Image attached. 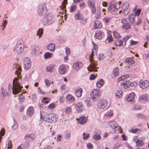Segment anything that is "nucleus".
<instances>
[{"instance_id": "nucleus-21", "label": "nucleus", "mask_w": 149, "mask_h": 149, "mask_svg": "<svg viewBox=\"0 0 149 149\" xmlns=\"http://www.w3.org/2000/svg\"><path fill=\"white\" fill-rule=\"evenodd\" d=\"M125 62L126 63L132 65L134 63L135 61L132 57H128L125 59Z\"/></svg>"}, {"instance_id": "nucleus-6", "label": "nucleus", "mask_w": 149, "mask_h": 149, "mask_svg": "<svg viewBox=\"0 0 149 149\" xmlns=\"http://www.w3.org/2000/svg\"><path fill=\"white\" fill-rule=\"evenodd\" d=\"M116 6V5L115 4H109V7L107 8L108 11L113 14H115L117 12V8Z\"/></svg>"}, {"instance_id": "nucleus-46", "label": "nucleus", "mask_w": 149, "mask_h": 149, "mask_svg": "<svg viewBox=\"0 0 149 149\" xmlns=\"http://www.w3.org/2000/svg\"><path fill=\"white\" fill-rule=\"evenodd\" d=\"M36 51H33L32 52V54H33L34 55H38L40 52V49L39 48H38Z\"/></svg>"}, {"instance_id": "nucleus-36", "label": "nucleus", "mask_w": 149, "mask_h": 149, "mask_svg": "<svg viewBox=\"0 0 149 149\" xmlns=\"http://www.w3.org/2000/svg\"><path fill=\"white\" fill-rule=\"evenodd\" d=\"M41 101L42 103H47L50 102V99L48 97H44L42 99Z\"/></svg>"}, {"instance_id": "nucleus-25", "label": "nucleus", "mask_w": 149, "mask_h": 149, "mask_svg": "<svg viewBox=\"0 0 149 149\" xmlns=\"http://www.w3.org/2000/svg\"><path fill=\"white\" fill-rule=\"evenodd\" d=\"M53 14L52 13H49L47 15V19L49 21L51 22V24L52 23L54 20V18L53 17Z\"/></svg>"}, {"instance_id": "nucleus-55", "label": "nucleus", "mask_w": 149, "mask_h": 149, "mask_svg": "<svg viewBox=\"0 0 149 149\" xmlns=\"http://www.w3.org/2000/svg\"><path fill=\"white\" fill-rule=\"evenodd\" d=\"M71 136V134L70 133H67L64 136L65 139L66 140H68L70 137Z\"/></svg>"}, {"instance_id": "nucleus-17", "label": "nucleus", "mask_w": 149, "mask_h": 149, "mask_svg": "<svg viewBox=\"0 0 149 149\" xmlns=\"http://www.w3.org/2000/svg\"><path fill=\"white\" fill-rule=\"evenodd\" d=\"M82 91V89L79 87L75 90V95L78 97H80L81 96Z\"/></svg>"}, {"instance_id": "nucleus-18", "label": "nucleus", "mask_w": 149, "mask_h": 149, "mask_svg": "<svg viewBox=\"0 0 149 149\" xmlns=\"http://www.w3.org/2000/svg\"><path fill=\"white\" fill-rule=\"evenodd\" d=\"M103 32L100 30H97L95 33V38L98 39H101L103 36Z\"/></svg>"}, {"instance_id": "nucleus-15", "label": "nucleus", "mask_w": 149, "mask_h": 149, "mask_svg": "<svg viewBox=\"0 0 149 149\" xmlns=\"http://www.w3.org/2000/svg\"><path fill=\"white\" fill-rule=\"evenodd\" d=\"M123 81L121 82V85H123L125 88H127L131 85V82L130 80L127 79H125Z\"/></svg>"}, {"instance_id": "nucleus-32", "label": "nucleus", "mask_w": 149, "mask_h": 149, "mask_svg": "<svg viewBox=\"0 0 149 149\" xmlns=\"http://www.w3.org/2000/svg\"><path fill=\"white\" fill-rule=\"evenodd\" d=\"M122 9L123 10V14L124 15H127L129 14L130 10V8L127 7Z\"/></svg>"}, {"instance_id": "nucleus-24", "label": "nucleus", "mask_w": 149, "mask_h": 149, "mask_svg": "<svg viewBox=\"0 0 149 149\" xmlns=\"http://www.w3.org/2000/svg\"><path fill=\"white\" fill-rule=\"evenodd\" d=\"M87 121V119L84 116L80 117L79 119L78 122L80 123L83 124L86 123Z\"/></svg>"}, {"instance_id": "nucleus-34", "label": "nucleus", "mask_w": 149, "mask_h": 149, "mask_svg": "<svg viewBox=\"0 0 149 149\" xmlns=\"http://www.w3.org/2000/svg\"><path fill=\"white\" fill-rule=\"evenodd\" d=\"M43 29L42 28H40L37 31V35L38 36L39 38H41L43 33Z\"/></svg>"}, {"instance_id": "nucleus-45", "label": "nucleus", "mask_w": 149, "mask_h": 149, "mask_svg": "<svg viewBox=\"0 0 149 149\" xmlns=\"http://www.w3.org/2000/svg\"><path fill=\"white\" fill-rule=\"evenodd\" d=\"M19 100L20 102L22 103L23 102L24 100V96L23 95L22 93L20 94H19Z\"/></svg>"}, {"instance_id": "nucleus-26", "label": "nucleus", "mask_w": 149, "mask_h": 149, "mask_svg": "<svg viewBox=\"0 0 149 149\" xmlns=\"http://www.w3.org/2000/svg\"><path fill=\"white\" fill-rule=\"evenodd\" d=\"M74 17L76 20H80L83 19V16L79 12H78L77 14L75 15Z\"/></svg>"}, {"instance_id": "nucleus-64", "label": "nucleus", "mask_w": 149, "mask_h": 149, "mask_svg": "<svg viewBox=\"0 0 149 149\" xmlns=\"http://www.w3.org/2000/svg\"><path fill=\"white\" fill-rule=\"evenodd\" d=\"M8 23V21L6 20H4L2 23V26L3 28H5L6 26Z\"/></svg>"}, {"instance_id": "nucleus-57", "label": "nucleus", "mask_w": 149, "mask_h": 149, "mask_svg": "<svg viewBox=\"0 0 149 149\" xmlns=\"http://www.w3.org/2000/svg\"><path fill=\"white\" fill-rule=\"evenodd\" d=\"M65 52L67 54V56H68L69 55L70 53V49L66 47L65 48Z\"/></svg>"}, {"instance_id": "nucleus-23", "label": "nucleus", "mask_w": 149, "mask_h": 149, "mask_svg": "<svg viewBox=\"0 0 149 149\" xmlns=\"http://www.w3.org/2000/svg\"><path fill=\"white\" fill-rule=\"evenodd\" d=\"M135 96V94L133 92H132L126 98V100L128 101H131L134 99Z\"/></svg>"}, {"instance_id": "nucleus-3", "label": "nucleus", "mask_w": 149, "mask_h": 149, "mask_svg": "<svg viewBox=\"0 0 149 149\" xmlns=\"http://www.w3.org/2000/svg\"><path fill=\"white\" fill-rule=\"evenodd\" d=\"M24 43L23 40L21 39H18L17 41V44L15 47V51L18 54L22 53L25 47Z\"/></svg>"}, {"instance_id": "nucleus-49", "label": "nucleus", "mask_w": 149, "mask_h": 149, "mask_svg": "<svg viewBox=\"0 0 149 149\" xmlns=\"http://www.w3.org/2000/svg\"><path fill=\"white\" fill-rule=\"evenodd\" d=\"M127 7L130 8L129 3L128 2L125 1L124 2V3L122 5V8H127Z\"/></svg>"}, {"instance_id": "nucleus-19", "label": "nucleus", "mask_w": 149, "mask_h": 149, "mask_svg": "<svg viewBox=\"0 0 149 149\" xmlns=\"http://www.w3.org/2000/svg\"><path fill=\"white\" fill-rule=\"evenodd\" d=\"M111 123L110 126L112 129L116 130L120 129V127L115 121H111Z\"/></svg>"}, {"instance_id": "nucleus-27", "label": "nucleus", "mask_w": 149, "mask_h": 149, "mask_svg": "<svg viewBox=\"0 0 149 149\" xmlns=\"http://www.w3.org/2000/svg\"><path fill=\"white\" fill-rule=\"evenodd\" d=\"M101 23L100 21L96 20L95 22L94 28L95 29L100 28L101 27Z\"/></svg>"}, {"instance_id": "nucleus-20", "label": "nucleus", "mask_w": 149, "mask_h": 149, "mask_svg": "<svg viewBox=\"0 0 149 149\" xmlns=\"http://www.w3.org/2000/svg\"><path fill=\"white\" fill-rule=\"evenodd\" d=\"M34 113V111L33 107H29L27 110V114L28 116H31Z\"/></svg>"}, {"instance_id": "nucleus-56", "label": "nucleus", "mask_w": 149, "mask_h": 149, "mask_svg": "<svg viewBox=\"0 0 149 149\" xmlns=\"http://www.w3.org/2000/svg\"><path fill=\"white\" fill-rule=\"evenodd\" d=\"M8 48V46L7 45H3L2 46L1 48L2 51H4L7 49Z\"/></svg>"}, {"instance_id": "nucleus-59", "label": "nucleus", "mask_w": 149, "mask_h": 149, "mask_svg": "<svg viewBox=\"0 0 149 149\" xmlns=\"http://www.w3.org/2000/svg\"><path fill=\"white\" fill-rule=\"evenodd\" d=\"M141 10L140 9H138L135 12L134 15L136 16H138L139 15L141 12Z\"/></svg>"}, {"instance_id": "nucleus-22", "label": "nucleus", "mask_w": 149, "mask_h": 149, "mask_svg": "<svg viewBox=\"0 0 149 149\" xmlns=\"http://www.w3.org/2000/svg\"><path fill=\"white\" fill-rule=\"evenodd\" d=\"M55 65H47L46 67V69L47 72H51L54 71V68Z\"/></svg>"}, {"instance_id": "nucleus-42", "label": "nucleus", "mask_w": 149, "mask_h": 149, "mask_svg": "<svg viewBox=\"0 0 149 149\" xmlns=\"http://www.w3.org/2000/svg\"><path fill=\"white\" fill-rule=\"evenodd\" d=\"M113 34L114 37L116 39H118L120 37V34L116 31H113Z\"/></svg>"}, {"instance_id": "nucleus-39", "label": "nucleus", "mask_w": 149, "mask_h": 149, "mask_svg": "<svg viewBox=\"0 0 149 149\" xmlns=\"http://www.w3.org/2000/svg\"><path fill=\"white\" fill-rule=\"evenodd\" d=\"M93 139L97 141L101 139V136L99 134H96L93 136Z\"/></svg>"}, {"instance_id": "nucleus-48", "label": "nucleus", "mask_w": 149, "mask_h": 149, "mask_svg": "<svg viewBox=\"0 0 149 149\" xmlns=\"http://www.w3.org/2000/svg\"><path fill=\"white\" fill-rule=\"evenodd\" d=\"M113 73L115 76H117L118 75L119 72L118 71V68H115L113 70Z\"/></svg>"}, {"instance_id": "nucleus-44", "label": "nucleus", "mask_w": 149, "mask_h": 149, "mask_svg": "<svg viewBox=\"0 0 149 149\" xmlns=\"http://www.w3.org/2000/svg\"><path fill=\"white\" fill-rule=\"evenodd\" d=\"M89 137V134L88 133H84L83 134V138L84 140H86Z\"/></svg>"}, {"instance_id": "nucleus-43", "label": "nucleus", "mask_w": 149, "mask_h": 149, "mask_svg": "<svg viewBox=\"0 0 149 149\" xmlns=\"http://www.w3.org/2000/svg\"><path fill=\"white\" fill-rule=\"evenodd\" d=\"M122 91L121 90L117 91L116 93V96L119 97L122 96Z\"/></svg>"}, {"instance_id": "nucleus-1", "label": "nucleus", "mask_w": 149, "mask_h": 149, "mask_svg": "<svg viewBox=\"0 0 149 149\" xmlns=\"http://www.w3.org/2000/svg\"><path fill=\"white\" fill-rule=\"evenodd\" d=\"M17 78H15L14 79L13 81V85L11 84H8V89L9 91L12 90V93L14 95L19 93L22 90L23 88L22 86H21L19 82H17L16 80Z\"/></svg>"}, {"instance_id": "nucleus-14", "label": "nucleus", "mask_w": 149, "mask_h": 149, "mask_svg": "<svg viewBox=\"0 0 149 149\" xmlns=\"http://www.w3.org/2000/svg\"><path fill=\"white\" fill-rule=\"evenodd\" d=\"M35 134H30L26 135L24 138V139L29 142L31 141L34 140L35 136H34Z\"/></svg>"}, {"instance_id": "nucleus-61", "label": "nucleus", "mask_w": 149, "mask_h": 149, "mask_svg": "<svg viewBox=\"0 0 149 149\" xmlns=\"http://www.w3.org/2000/svg\"><path fill=\"white\" fill-rule=\"evenodd\" d=\"M88 149H93V146L90 143H89L87 145Z\"/></svg>"}, {"instance_id": "nucleus-54", "label": "nucleus", "mask_w": 149, "mask_h": 149, "mask_svg": "<svg viewBox=\"0 0 149 149\" xmlns=\"http://www.w3.org/2000/svg\"><path fill=\"white\" fill-rule=\"evenodd\" d=\"M6 146H8V148L7 149H11L12 148V144L10 143L9 141H7L6 143ZM7 146H6V147Z\"/></svg>"}, {"instance_id": "nucleus-51", "label": "nucleus", "mask_w": 149, "mask_h": 149, "mask_svg": "<svg viewBox=\"0 0 149 149\" xmlns=\"http://www.w3.org/2000/svg\"><path fill=\"white\" fill-rule=\"evenodd\" d=\"M76 7L77 6L76 5L72 6L70 8V11L71 12H74L76 10Z\"/></svg>"}, {"instance_id": "nucleus-58", "label": "nucleus", "mask_w": 149, "mask_h": 149, "mask_svg": "<svg viewBox=\"0 0 149 149\" xmlns=\"http://www.w3.org/2000/svg\"><path fill=\"white\" fill-rule=\"evenodd\" d=\"M22 69L20 68H19L18 70H16L15 72L16 74L18 75V77H20V73L21 72Z\"/></svg>"}, {"instance_id": "nucleus-29", "label": "nucleus", "mask_w": 149, "mask_h": 149, "mask_svg": "<svg viewBox=\"0 0 149 149\" xmlns=\"http://www.w3.org/2000/svg\"><path fill=\"white\" fill-rule=\"evenodd\" d=\"M66 97L67 100L68 101L73 102L75 100L74 97L72 96L71 95L68 94L67 95Z\"/></svg>"}, {"instance_id": "nucleus-4", "label": "nucleus", "mask_w": 149, "mask_h": 149, "mask_svg": "<svg viewBox=\"0 0 149 149\" xmlns=\"http://www.w3.org/2000/svg\"><path fill=\"white\" fill-rule=\"evenodd\" d=\"M38 14L41 16H45L47 14V9L46 4L44 3H42L38 6Z\"/></svg>"}, {"instance_id": "nucleus-10", "label": "nucleus", "mask_w": 149, "mask_h": 149, "mask_svg": "<svg viewBox=\"0 0 149 149\" xmlns=\"http://www.w3.org/2000/svg\"><path fill=\"white\" fill-rule=\"evenodd\" d=\"M139 100L141 103H144L149 101V96L147 94L143 95L140 96Z\"/></svg>"}, {"instance_id": "nucleus-35", "label": "nucleus", "mask_w": 149, "mask_h": 149, "mask_svg": "<svg viewBox=\"0 0 149 149\" xmlns=\"http://www.w3.org/2000/svg\"><path fill=\"white\" fill-rule=\"evenodd\" d=\"M1 92L0 93V96L3 95V96H6L8 95V93L7 91L5 90L4 88H1Z\"/></svg>"}, {"instance_id": "nucleus-31", "label": "nucleus", "mask_w": 149, "mask_h": 149, "mask_svg": "<svg viewBox=\"0 0 149 149\" xmlns=\"http://www.w3.org/2000/svg\"><path fill=\"white\" fill-rule=\"evenodd\" d=\"M135 17V15L134 14L130 15L129 16V21H130L131 23L133 22L134 20Z\"/></svg>"}, {"instance_id": "nucleus-53", "label": "nucleus", "mask_w": 149, "mask_h": 149, "mask_svg": "<svg viewBox=\"0 0 149 149\" xmlns=\"http://www.w3.org/2000/svg\"><path fill=\"white\" fill-rule=\"evenodd\" d=\"M141 23V19L139 18L138 19V21L137 22H135L134 23V26H136V25H139Z\"/></svg>"}, {"instance_id": "nucleus-28", "label": "nucleus", "mask_w": 149, "mask_h": 149, "mask_svg": "<svg viewBox=\"0 0 149 149\" xmlns=\"http://www.w3.org/2000/svg\"><path fill=\"white\" fill-rule=\"evenodd\" d=\"M47 48L49 50L53 51L55 49V45L53 43H50L47 46Z\"/></svg>"}, {"instance_id": "nucleus-16", "label": "nucleus", "mask_w": 149, "mask_h": 149, "mask_svg": "<svg viewBox=\"0 0 149 149\" xmlns=\"http://www.w3.org/2000/svg\"><path fill=\"white\" fill-rule=\"evenodd\" d=\"M66 68L64 65H60L59 68L58 70L60 73L62 74H65L67 72Z\"/></svg>"}, {"instance_id": "nucleus-41", "label": "nucleus", "mask_w": 149, "mask_h": 149, "mask_svg": "<svg viewBox=\"0 0 149 149\" xmlns=\"http://www.w3.org/2000/svg\"><path fill=\"white\" fill-rule=\"evenodd\" d=\"M113 38L111 35L110 34H109L108 35L107 38V40L110 43L113 40Z\"/></svg>"}, {"instance_id": "nucleus-9", "label": "nucleus", "mask_w": 149, "mask_h": 149, "mask_svg": "<svg viewBox=\"0 0 149 149\" xmlns=\"http://www.w3.org/2000/svg\"><path fill=\"white\" fill-rule=\"evenodd\" d=\"M107 105V101L104 99L100 100V101L97 104V106L99 108L103 109L106 107Z\"/></svg>"}, {"instance_id": "nucleus-38", "label": "nucleus", "mask_w": 149, "mask_h": 149, "mask_svg": "<svg viewBox=\"0 0 149 149\" xmlns=\"http://www.w3.org/2000/svg\"><path fill=\"white\" fill-rule=\"evenodd\" d=\"M52 53L48 52H46L44 55V58L45 59H47L51 58L52 56Z\"/></svg>"}, {"instance_id": "nucleus-37", "label": "nucleus", "mask_w": 149, "mask_h": 149, "mask_svg": "<svg viewBox=\"0 0 149 149\" xmlns=\"http://www.w3.org/2000/svg\"><path fill=\"white\" fill-rule=\"evenodd\" d=\"M13 120H14V123L13 125L12 126V129L13 130H15L18 127V125L17 123V121L15 120V119L14 118H13Z\"/></svg>"}, {"instance_id": "nucleus-50", "label": "nucleus", "mask_w": 149, "mask_h": 149, "mask_svg": "<svg viewBox=\"0 0 149 149\" xmlns=\"http://www.w3.org/2000/svg\"><path fill=\"white\" fill-rule=\"evenodd\" d=\"M143 143V141L141 140H138V141L137 144L136 145L138 147H141Z\"/></svg>"}, {"instance_id": "nucleus-63", "label": "nucleus", "mask_w": 149, "mask_h": 149, "mask_svg": "<svg viewBox=\"0 0 149 149\" xmlns=\"http://www.w3.org/2000/svg\"><path fill=\"white\" fill-rule=\"evenodd\" d=\"M21 128L22 130H26L27 129V127L24 124H22L21 125Z\"/></svg>"}, {"instance_id": "nucleus-52", "label": "nucleus", "mask_w": 149, "mask_h": 149, "mask_svg": "<svg viewBox=\"0 0 149 149\" xmlns=\"http://www.w3.org/2000/svg\"><path fill=\"white\" fill-rule=\"evenodd\" d=\"M71 111V108L70 107H67L65 110V112L67 114L69 113Z\"/></svg>"}, {"instance_id": "nucleus-40", "label": "nucleus", "mask_w": 149, "mask_h": 149, "mask_svg": "<svg viewBox=\"0 0 149 149\" xmlns=\"http://www.w3.org/2000/svg\"><path fill=\"white\" fill-rule=\"evenodd\" d=\"M136 117L138 118H141L143 119H145L146 118V116L142 114L138 113L136 115Z\"/></svg>"}, {"instance_id": "nucleus-11", "label": "nucleus", "mask_w": 149, "mask_h": 149, "mask_svg": "<svg viewBox=\"0 0 149 149\" xmlns=\"http://www.w3.org/2000/svg\"><path fill=\"white\" fill-rule=\"evenodd\" d=\"M83 67V64L80 62H75L73 64V68L74 70L77 71Z\"/></svg>"}, {"instance_id": "nucleus-7", "label": "nucleus", "mask_w": 149, "mask_h": 149, "mask_svg": "<svg viewBox=\"0 0 149 149\" xmlns=\"http://www.w3.org/2000/svg\"><path fill=\"white\" fill-rule=\"evenodd\" d=\"M122 22L123 24L122 26V28L126 30L130 28L131 23L127 19H122Z\"/></svg>"}, {"instance_id": "nucleus-5", "label": "nucleus", "mask_w": 149, "mask_h": 149, "mask_svg": "<svg viewBox=\"0 0 149 149\" xmlns=\"http://www.w3.org/2000/svg\"><path fill=\"white\" fill-rule=\"evenodd\" d=\"M23 65L25 69L28 70L30 68L31 66V61L29 58L27 57L24 59Z\"/></svg>"}, {"instance_id": "nucleus-12", "label": "nucleus", "mask_w": 149, "mask_h": 149, "mask_svg": "<svg viewBox=\"0 0 149 149\" xmlns=\"http://www.w3.org/2000/svg\"><path fill=\"white\" fill-rule=\"evenodd\" d=\"M139 85L143 89L147 88L149 86V81L147 80H141L139 81Z\"/></svg>"}, {"instance_id": "nucleus-30", "label": "nucleus", "mask_w": 149, "mask_h": 149, "mask_svg": "<svg viewBox=\"0 0 149 149\" xmlns=\"http://www.w3.org/2000/svg\"><path fill=\"white\" fill-rule=\"evenodd\" d=\"M43 23L44 25L47 26L51 24V22H49L46 17L43 19Z\"/></svg>"}, {"instance_id": "nucleus-60", "label": "nucleus", "mask_w": 149, "mask_h": 149, "mask_svg": "<svg viewBox=\"0 0 149 149\" xmlns=\"http://www.w3.org/2000/svg\"><path fill=\"white\" fill-rule=\"evenodd\" d=\"M88 4L89 6H91L92 7L95 6L94 4L93 3L91 2L90 0H88Z\"/></svg>"}, {"instance_id": "nucleus-47", "label": "nucleus", "mask_w": 149, "mask_h": 149, "mask_svg": "<svg viewBox=\"0 0 149 149\" xmlns=\"http://www.w3.org/2000/svg\"><path fill=\"white\" fill-rule=\"evenodd\" d=\"M104 84L103 81L101 82L100 81H97L96 83V86L98 88H100Z\"/></svg>"}, {"instance_id": "nucleus-2", "label": "nucleus", "mask_w": 149, "mask_h": 149, "mask_svg": "<svg viewBox=\"0 0 149 149\" xmlns=\"http://www.w3.org/2000/svg\"><path fill=\"white\" fill-rule=\"evenodd\" d=\"M40 119H43V120L45 122L52 123H55L57 120L56 116L55 114L50 113L46 114L43 116L41 111H40Z\"/></svg>"}, {"instance_id": "nucleus-33", "label": "nucleus", "mask_w": 149, "mask_h": 149, "mask_svg": "<svg viewBox=\"0 0 149 149\" xmlns=\"http://www.w3.org/2000/svg\"><path fill=\"white\" fill-rule=\"evenodd\" d=\"M123 44V40H117L115 41V45L116 46H120Z\"/></svg>"}, {"instance_id": "nucleus-62", "label": "nucleus", "mask_w": 149, "mask_h": 149, "mask_svg": "<svg viewBox=\"0 0 149 149\" xmlns=\"http://www.w3.org/2000/svg\"><path fill=\"white\" fill-rule=\"evenodd\" d=\"M49 108L50 109H52L55 107L54 104V103L51 104L48 106Z\"/></svg>"}, {"instance_id": "nucleus-8", "label": "nucleus", "mask_w": 149, "mask_h": 149, "mask_svg": "<svg viewBox=\"0 0 149 149\" xmlns=\"http://www.w3.org/2000/svg\"><path fill=\"white\" fill-rule=\"evenodd\" d=\"M91 97L94 100L95 99H98L100 96V92L98 90L96 89H94L91 93Z\"/></svg>"}, {"instance_id": "nucleus-13", "label": "nucleus", "mask_w": 149, "mask_h": 149, "mask_svg": "<svg viewBox=\"0 0 149 149\" xmlns=\"http://www.w3.org/2000/svg\"><path fill=\"white\" fill-rule=\"evenodd\" d=\"M75 108L76 110L78 112H81L83 108H84V106L83 105L82 103L81 102L77 103L75 105Z\"/></svg>"}]
</instances>
